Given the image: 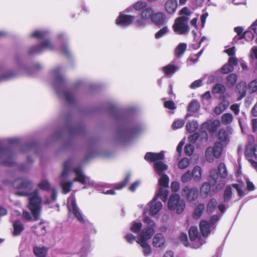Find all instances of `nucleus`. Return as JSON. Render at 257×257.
Wrapping results in <instances>:
<instances>
[{
  "label": "nucleus",
  "instance_id": "nucleus-1",
  "mask_svg": "<svg viewBox=\"0 0 257 257\" xmlns=\"http://www.w3.org/2000/svg\"><path fill=\"white\" fill-rule=\"evenodd\" d=\"M14 188L19 189L17 194L20 196H29V207L32 215L29 212L24 211L23 213L24 218L27 220H37L39 219L41 211L42 199L39 195V190L32 191L33 184L31 181L26 178L16 180L13 184Z\"/></svg>",
  "mask_w": 257,
  "mask_h": 257
},
{
  "label": "nucleus",
  "instance_id": "nucleus-2",
  "mask_svg": "<svg viewBox=\"0 0 257 257\" xmlns=\"http://www.w3.org/2000/svg\"><path fill=\"white\" fill-rule=\"evenodd\" d=\"M164 158V154L163 152L158 153L152 152L147 153L145 159L149 162H155L154 168L155 172L160 176L159 179L160 188L156 194V197H160L163 201H166L168 196L167 188L169 187V178L166 175L163 174V171L168 169V166L161 162Z\"/></svg>",
  "mask_w": 257,
  "mask_h": 257
},
{
  "label": "nucleus",
  "instance_id": "nucleus-3",
  "mask_svg": "<svg viewBox=\"0 0 257 257\" xmlns=\"http://www.w3.org/2000/svg\"><path fill=\"white\" fill-rule=\"evenodd\" d=\"M144 221L147 223L146 228L142 230L141 233L138 235L136 241L142 247L144 255L147 256L152 253L151 247L148 244V240L151 238L154 233V228L156 225L154 222L149 217H145Z\"/></svg>",
  "mask_w": 257,
  "mask_h": 257
},
{
  "label": "nucleus",
  "instance_id": "nucleus-4",
  "mask_svg": "<svg viewBox=\"0 0 257 257\" xmlns=\"http://www.w3.org/2000/svg\"><path fill=\"white\" fill-rule=\"evenodd\" d=\"M191 12L187 7L183 8L180 11V17L177 18L173 26L174 32L179 35H185L189 32L188 25L189 17Z\"/></svg>",
  "mask_w": 257,
  "mask_h": 257
},
{
  "label": "nucleus",
  "instance_id": "nucleus-5",
  "mask_svg": "<svg viewBox=\"0 0 257 257\" xmlns=\"http://www.w3.org/2000/svg\"><path fill=\"white\" fill-rule=\"evenodd\" d=\"M32 37H36L38 39H42L45 40L41 44L34 47L30 50V54L39 53L43 52L44 50L48 49H52L53 48V44L51 41L48 40V33L45 31H36L31 34Z\"/></svg>",
  "mask_w": 257,
  "mask_h": 257
},
{
  "label": "nucleus",
  "instance_id": "nucleus-6",
  "mask_svg": "<svg viewBox=\"0 0 257 257\" xmlns=\"http://www.w3.org/2000/svg\"><path fill=\"white\" fill-rule=\"evenodd\" d=\"M225 146L221 142H216L213 147H208L205 153L206 161L209 163L213 162L214 158H219Z\"/></svg>",
  "mask_w": 257,
  "mask_h": 257
},
{
  "label": "nucleus",
  "instance_id": "nucleus-7",
  "mask_svg": "<svg viewBox=\"0 0 257 257\" xmlns=\"http://www.w3.org/2000/svg\"><path fill=\"white\" fill-rule=\"evenodd\" d=\"M202 169L199 166H195L192 171L188 170L183 174L181 177V180L183 183H187L192 179L199 182L202 179Z\"/></svg>",
  "mask_w": 257,
  "mask_h": 257
},
{
  "label": "nucleus",
  "instance_id": "nucleus-8",
  "mask_svg": "<svg viewBox=\"0 0 257 257\" xmlns=\"http://www.w3.org/2000/svg\"><path fill=\"white\" fill-rule=\"evenodd\" d=\"M185 206L184 201L180 199L179 195L175 194L170 197L168 202V207L170 210L180 214L184 210Z\"/></svg>",
  "mask_w": 257,
  "mask_h": 257
},
{
  "label": "nucleus",
  "instance_id": "nucleus-9",
  "mask_svg": "<svg viewBox=\"0 0 257 257\" xmlns=\"http://www.w3.org/2000/svg\"><path fill=\"white\" fill-rule=\"evenodd\" d=\"M67 207L69 212L73 213L79 222H84L83 216L76 205L74 195H71L68 199Z\"/></svg>",
  "mask_w": 257,
  "mask_h": 257
},
{
  "label": "nucleus",
  "instance_id": "nucleus-10",
  "mask_svg": "<svg viewBox=\"0 0 257 257\" xmlns=\"http://www.w3.org/2000/svg\"><path fill=\"white\" fill-rule=\"evenodd\" d=\"M153 14L154 11L152 8H150L145 9L141 13V18L134 21V25L137 27H144L146 25L148 21L150 19L152 20Z\"/></svg>",
  "mask_w": 257,
  "mask_h": 257
},
{
  "label": "nucleus",
  "instance_id": "nucleus-11",
  "mask_svg": "<svg viewBox=\"0 0 257 257\" xmlns=\"http://www.w3.org/2000/svg\"><path fill=\"white\" fill-rule=\"evenodd\" d=\"M189 237L192 242L191 246L195 248H198L200 245L205 242L204 239H202L198 235V229L195 227L190 228L189 231Z\"/></svg>",
  "mask_w": 257,
  "mask_h": 257
},
{
  "label": "nucleus",
  "instance_id": "nucleus-12",
  "mask_svg": "<svg viewBox=\"0 0 257 257\" xmlns=\"http://www.w3.org/2000/svg\"><path fill=\"white\" fill-rule=\"evenodd\" d=\"M73 172L75 174L74 181L78 182L83 185H93V181L88 177L85 175L81 167L78 166L74 168Z\"/></svg>",
  "mask_w": 257,
  "mask_h": 257
},
{
  "label": "nucleus",
  "instance_id": "nucleus-13",
  "mask_svg": "<svg viewBox=\"0 0 257 257\" xmlns=\"http://www.w3.org/2000/svg\"><path fill=\"white\" fill-rule=\"evenodd\" d=\"M217 215H213L211 217L210 221L206 220L202 221L200 223V229L202 235L204 237H207L210 232V228L218 220Z\"/></svg>",
  "mask_w": 257,
  "mask_h": 257
},
{
  "label": "nucleus",
  "instance_id": "nucleus-14",
  "mask_svg": "<svg viewBox=\"0 0 257 257\" xmlns=\"http://www.w3.org/2000/svg\"><path fill=\"white\" fill-rule=\"evenodd\" d=\"M182 196L189 202L195 201L198 196V190L197 188H190L185 186L182 190Z\"/></svg>",
  "mask_w": 257,
  "mask_h": 257
},
{
  "label": "nucleus",
  "instance_id": "nucleus-15",
  "mask_svg": "<svg viewBox=\"0 0 257 257\" xmlns=\"http://www.w3.org/2000/svg\"><path fill=\"white\" fill-rule=\"evenodd\" d=\"M233 133V129L227 127L226 129L221 128L217 133V139L223 145L226 146L229 142L230 136Z\"/></svg>",
  "mask_w": 257,
  "mask_h": 257
},
{
  "label": "nucleus",
  "instance_id": "nucleus-16",
  "mask_svg": "<svg viewBox=\"0 0 257 257\" xmlns=\"http://www.w3.org/2000/svg\"><path fill=\"white\" fill-rule=\"evenodd\" d=\"M64 69L61 66H58L51 70V74L54 79L55 85L61 84L64 81L63 76Z\"/></svg>",
  "mask_w": 257,
  "mask_h": 257
},
{
  "label": "nucleus",
  "instance_id": "nucleus-17",
  "mask_svg": "<svg viewBox=\"0 0 257 257\" xmlns=\"http://www.w3.org/2000/svg\"><path fill=\"white\" fill-rule=\"evenodd\" d=\"M135 17L131 15L120 14L115 20V24L121 27H127L134 21Z\"/></svg>",
  "mask_w": 257,
  "mask_h": 257
},
{
  "label": "nucleus",
  "instance_id": "nucleus-18",
  "mask_svg": "<svg viewBox=\"0 0 257 257\" xmlns=\"http://www.w3.org/2000/svg\"><path fill=\"white\" fill-rule=\"evenodd\" d=\"M0 159L4 160L3 163L6 165L11 166L14 163L12 154L8 149L0 148Z\"/></svg>",
  "mask_w": 257,
  "mask_h": 257
},
{
  "label": "nucleus",
  "instance_id": "nucleus-19",
  "mask_svg": "<svg viewBox=\"0 0 257 257\" xmlns=\"http://www.w3.org/2000/svg\"><path fill=\"white\" fill-rule=\"evenodd\" d=\"M159 197H154L153 200L150 202V214L152 215L156 214L162 208L163 205L161 202H156V200Z\"/></svg>",
  "mask_w": 257,
  "mask_h": 257
},
{
  "label": "nucleus",
  "instance_id": "nucleus-20",
  "mask_svg": "<svg viewBox=\"0 0 257 257\" xmlns=\"http://www.w3.org/2000/svg\"><path fill=\"white\" fill-rule=\"evenodd\" d=\"M73 164V161L71 159L68 160L64 163L63 169L61 175V177L65 178L68 176L71 170Z\"/></svg>",
  "mask_w": 257,
  "mask_h": 257
},
{
  "label": "nucleus",
  "instance_id": "nucleus-21",
  "mask_svg": "<svg viewBox=\"0 0 257 257\" xmlns=\"http://www.w3.org/2000/svg\"><path fill=\"white\" fill-rule=\"evenodd\" d=\"M177 8V2L176 0H168L165 4L166 12L170 14H174Z\"/></svg>",
  "mask_w": 257,
  "mask_h": 257
},
{
  "label": "nucleus",
  "instance_id": "nucleus-22",
  "mask_svg": "<svg viewBox=\"0 0 257 257\" xmlns=\"http://www.w3.org/2000/svg\"><path fill=\"white\" fill-rule=\"evenodd\" d=\"M165 242V239L163 235L161 233L156 234L153 238V243L156 247L162 246Z\"/></svg>",
  "mask_w": 257,
  "mask_h": 257
},
{
  "label": "nucleus",
  "instance_id": "nucleus-23",
  "mask_svg": "<svg viewBox=\"0 0 257 257\" xmlns=\"http://www.w3.org/2000/svg\"><path fill=\"white\" fill-rule=\"evenodd\" d=\"M229 105V103L228 101L223 100L214 108V113L217 115L221 114L223 111H224L226 109V108H227Z\"/></svg>",
  "mask_w": 257,
  "mask_h": 257
},
{
  "label": "nucleus",
  "instance_id": "nucleus-24",
  "mask_svg": "<svg viewBox=\"0 0 257 257\" xmlns=\"http://www.w3.org/2000/svg\"><path fill=\"white\" fill-rule=\"evenodd\" d=\"M48 248L45 246H36L34 247L33 252L37 257H45Z\"/></svg>",
  "mask_w": 257,
  "mask_h": 257
},
{
  "label": "nucleus",
  "instance_id": "nucleus-25",
  "mask_svg": "<svg viewBox=\"0 0 257 257\" xmlns=\"http://www.w3.org/2000/svg\"><path fill=\"white\" fill-rule=\"evenodd\" d=\"M165 19V15L163 13H158L155 14H153L152 21L158 25H162L164 24Z\"/></svg>",
  "mask_w": 257,
  "mask_h": 257
},
{
  "label": "nucleus",
  "instance_id": "nucleus-26",
  "mask_svg": "<svg viewBox=\"0 0 257 257\" xmlns=\"http://www.w3.org/2000/svg\"><path fill=\"white\" fill-rule=\"evenodd\" d=\"M33 231L38 235H44L47 232L46 227L43 223H39L33 227Z\"/></svg>",
  "mask_w": 257,
  "mask_h": 257
},
{
  "label": "nucleus",
  "instance_id": "nucleus-27",
  "mask_svg": "<svg viewBox=\"0 0 257 257\" xmlns=\"http://www.w3.org/2000/svg\"><path fill=\"white\" fill-rule=\"evenodd\" d=\"M204 210V205L202 203L198 204L195 208L193 216L195 219H199L202 215Z\"/></svg>",
  "mask_w": 257,
  "mask_h": 257
},
{
  "label": "nucleus",
  "instance_id": "nucleus-28",
  "mask_svg": "<svg viewBox=\"0 0 257 257\" xmlns=\"http://www.w3.org/2000/svg\"><path fill=\"white\" fill-rule=\"evenodd\" d=\"M14 235H18L24 229V225L20 221H16L13 223Z\"/></svg>",
  "mask_w": 257,
  "mask_h": 257
},
{
  "label": "nucleus",
  "instance_id": "nucleus-29",
  "mask_svg": "<svg viewBox=\"0 0 257 257\" xmlns=\"http://www.w3.org/2000/svg\"><path fill=\"white\" fill-rule=\"evenodd\" d=\"M60 185L63 193L66 194L70 191V189L72 186V183L70 181L63 180L60 182Z\"/></svg>",
  "mask_w": 257,
  "mask_h": 257
},
{
  "label": "nucleus",
  "instance_id": "nucleus-30",
  "mask_svg": "<svg viewBox=\"0 0 257 257\" xmlns=\"http://www.w3.org/2000/svg\"><path fill=\"white\" fill-rule=\"evenodd\" d=\"M2 73V70L0 67V81L9 80L16 76V74L13 71H9L3 74Z\"/></svg>",
  "mask_w": 257,
  "mask_h": 257
},
{
  "label": "nucleus",
  "instance_id": "nucleus-31",
  "mask_svg": "<svg viewBox=\"0 0 257 257\" xmlns=\"http://www.w3.org/2000/svg\"><path fill=\"white\" fill-rule=\"evenodd\" d=\"M210 192V185L207 182H204L200 188V193L202 197H206Z\"/></svg>",
  "mask_w": 257,
  "mask_h": 257
},
{
  "label": "nucleus",
  "instance_id": "nucleus-32",
  "mask_svg": "<svg viewBox=\"0 0 257 257\" xmlns=\"http://www.w3.org/2000/svg\"><path fill=\"white\" fill-rule=\"evenodd\" d=\"M233 119V116L231 113H225L222 115L221 121L222 124L228 125L232 122Z\"/></svg>",
  "mask_w": 257,
  "mask_h": 257
},
{
  "label": "nucleus",
  "instance_id": "nucleus-33",
  "mask_svg": "<svg viewBox=\"0 0 257 257\" xmlns=\"http://www.w3.org/2000/svg\"><path fill=\"white\" fill-rule=\"evenodd\" d=\"M187 48L186 43L179 44L175 49V55L177 56H180L183 55Z\"/></svg>",
  "mask_w": 257,
  "mask_h": 257
},
{
  "label": "nucleus",
  "instance_id": "nucleus-34",
  "mask_svg": "<svg viewBox=\"0 0 257 257\" xmlns=\"http://www.w3.org/2000/svg\"><path fill=\"white\" fill-rule=\"evenodd\" d=\"M198 127V124L196 120H192L187 123L186 130L189 132H195Z\"/></svg>",
  "mask_w": 257,
  "mask_h": 257
},
{
  "label": "nucleus",
  "instance_id": "nucleus-35",
  "mask_svg": "<svg viewBox=\"0 0 257 257\" xmlns=\"http://www.w3.org/2000/svg\"><path fill=\"white\" fill-rule=\"evenodd\" d=\"M237 76L234 73L229 75L226 78V85L228 86H233L236 82Z\"/></svg>",
  "mask_w": 257,
  "mask_h": 257
},
{
  "label": "nucleus",
  "instance_id": "nucleus-36",
  "mask_svg": "<svg viewBox=\"0 0 257 257\" xmlns=\"http://www.w3.org/2000/svg\"><path fill=\"white\" fill-rule=\"evenodd\" d=\"M232 189L230 186L226 187L223 194V200L224 202H228L232 196Z\"/></svg>",
  "mask_w": 257,
  "mask_h": 257
},
{
  "label": "nucleus",
  "instance_id": "nucleus-37",
  "mask_svg": "<svg viewBox=\"0 0 257 257\" xmlns=\"http://www.w3.org/2000/svg\"><path fill=\"white\" fill-rule=\"evenodd\" d=\"M177 70V67L173 65H168L163 68V70L166 75H172Z\"/></svg>",
  "mask_w": 257,
  "mask_h": 257
},
{
  "label": "nucleus",
  "instance_id": "nucleus-38",
  "mask_svg": "<svg viewBox=\"0 0 257 257\" xmlns=\"http://www.w3.org/2000/svg\"><path fill=\"white\" fill-rule=\"evenodd\" d=\"M62 95L67 102L72 103L74 102V92L72 91H65L63 93Z\"/></svg>",
  "mask_w": 257,
  "mask_h": 257
},
{
  "label": "nucleus",
  "instance_id": "nucleus-39",
  "mask_svg": "<svg viewBox=\"0 0 257 257\" xmlns=\"http://www.w3.org/2000/svg\"><path fill=\"white\" fill-rule=\"evenodd\" d=\"M234 31L237 33L238 36L239 37V39H242L244 38L245 34H250L251 35V39L254 38V34H252L250 32H245L242 33L243 29L241 27H236L234 28Z\"/></svg>",
  "mask_w": 257,
  "mask_h": 257
},
{
  "label": "nucleus",
  "instance_id": "nucleus-40",
  "mask_svg": "<svg viewBox=\"0 0 257 257\" xmlns=\"http://www.w3.org/2000/svg\"><path fill=\"white\" fill-rule=\"evenodd\" d=\"M219 174L222 178H225L227 176V171L224 164L220 163L218 166Z\"/></svg>",
  "mask_w": 257,
  "mask_h": 257
},
{
  "label": "nucleus",
  "instance_id": "nucleus-41",
  "mask_svg": "<svg viewBox=\"0 0 257 257\" xmlns=\"http://www.w3.org/2000/svg\"><path fill=\"white\" fill-rule=\"evenodd\" d=\"M199 103L197 101H193L188 106V110L190 112H195L199 109Z\"/></svg>",
  "mask_w": 257,
  "mask_h": 257
},
{
  "label": "nucleus",
  "instance_id": "nucleus-42",
  "mask_svg": "<svg viewBox=\"0 0 257 257\" xmlns=\"http://www.w3.org/2000/svg\"><path fill=\"white\" fill-rule=\"evenodd\" d=\"M190 165V160L187 158L182 159L178 163V167L181 169L187 168Z\"/></svg>",
  "mask_w": 257,
  "mask_h": 257
},
{
  "label": "nucleus",
  "instance_id": "nucleus-43",
  "mask_svg": "<svg viewBox=\"0 0 257 257\" xmlns=\"http://www.w3.org/2000/svg\"><path fill=\"white\" fill-rule=\"evenodd\" d=\"M217 205V201L214 199H211L207 206V211L209 213H212Z\"/></svg>",
  "mask_w": 257,
  "mask_h": 257
},
{
  "label": "nucleus",
  "instance_id": "nucleus-44",
  "mask_svg": "<svg viewBox=\"0 0 257 257\" xmlns=\"http://www.w3.org/2000/svg\"><path fill=\"white\" fill-rule=\"evenodd\" d=\"M185 124V120L181 119L175 120L172 125V127L173 130H177L182 127Z\"/></svg>",
  "mask_w": 257,
  "mask_h": 257
},
{
  "label": "nucleus",
  "instance_id": "nucleus-45",
  "mask_svg": "<svg viewBox=\"0 0 257 257\" xmlns=\"http://www.w3.org/2000/svg\"><path fill=\"white\" fill-rule=\"evenodd\" d=\"M142 227V223L133 222L131 227V230L132 232L137 233L140 232Z\"/></svg>",
  "mask_w": 257,
  "mask_h": 257
},
{
  "label": "nucleus",
  "instance_id": "nucleus-46",
  "mask_svg": "<svg viewBox=\"0 0 257 257\" xmlns=\"http://www.w3.org/2000/svg\"><path fill=\"white\" fill-rule=\"evenodd\" d=\"M169 31V29L167 27L165 26L162 29L160 30L155 34V38L159 39L167 34Z\"/></svg>",
  "mask_w": 257,
  "mask_h": 257
},
{
  "label": "nucleus",
  "instance_id": "nucleus-47",
  "mask_svg": "<svg viewBox=\"0 0 257 257\" xmlns=\"http://www.w3.org/2000/svg\"><path fill=\"white\" fill-rule=\"evenodd\" d=\"M225 90V87L221 84L215 85L212 88V92L214 93H223Z\"/></svg>",
  "mask_w": 257,
  "mask_h": 257
},
{
  "label": "nucleus",
  "instance_id": "nucleus-48",
  "mask_svg": "<svg viewBox=\"0 0 257 257\" xmlns=\"http://www.w3.org/2000/svg\"><path fill=\"white\" fill-rule=\"evenodd\" d=\"M248 89L250 92L257 91V79L251 81L248 85Z\"/></svg>",
  "mask_w": 257,
  "mask_h": 257
},
{
  "label": "nucleus",
  "instance_id": "nucleus-49",
  "mask_svg": "<svg viewBox=\"0 0 257 257\" xmlns=\"http://www.w3.org/2000/svg\"><path fill=\"white\" fill-rule=\"evenodd\" d=\"M38 186L40 189L44 190H48L50 188V185L47 180L42 181L38 184Z\"/></svg>",
  "mask_w": 257,
  "mask_h": 257
},
{
  "label": "nucleus",
  "instance_id": "nucleus-50",
  "mask_svg": "<svg viewBox=\"0 0 257 257\" xmlns=\"http://www.w3.org/2000/svg\"><path fill=\"white\" fill-rule=\"evenodd\" d=\"M221 122L220 120L218 119H215L213 120L210 126L209 130L210 131L213 133L216 131V129L220 125Z\"/></svg>",
  "mask_w": 257,
  "mask_h": 257
},
{
  "label": "nucleus",
  "instance_id": "nucleus-51",
  "mask_svg": "<svg viewBox=\"0 0 257 257\" xmlns=\"http://www.w3.org/2000/svg\"><path fill=\"white\" fill-rule=\"evenodd\" d=\"M147 7V3L145 2L139 1L134 5V8L137 11L143 10Z\"/></svg>",
  "mask_w": 257,
  "mask_h": 257
},
{
  "label": "nucleus",
  "instance_id": "nucleus-52",
  "mask_svg": "<svg viewBox=\"0 0 257 257\" xmlns=\"http://www.w3.org/2000/svg\"><path fill=\"white\" fill-rule=\"evenodd\" d=\"M233 70V67L228 63L225 64L221 69V72L223 74L228 73Z\"/></svg>",
  "mask_w": 257,
  "mask_h": 257
},
{
  "label": "nucleus",
  "instance_id": "nucleus-53",
  "mask_svg": "<svg viewBox=\"0 0 257 257\" xmlns=\"http://www.w3.org/2000/svg\"><path fill=\"white\" fill-rule=\"evenodd\" d=\"M194 148L192 145L187 144L185 147V153L186 155L190 156L194 152Z\"/></svg>",
  "mask_w": 257,
  "mask_h": 257
},
{
  "label": "nucleus",
  "instance_id": "nucleus-54",
  "mask_svg": "<svg viewBox=\"0 0 257 257\" xmlns=\"http://www.w3.org/2000/svg\"><path fill=\"white\" fill-rule=\"evenodd\" d=\"M83 247H82V252L86 251L90 246V242L87 238H84L83 240Z\"/></svg>",
  "mask_w": 257,
  "mask_h": 257
},
{
  "label": "nucleus",
  "instance_id": "nucleus-55",
  "mask_svg": "<svg viewBox=\"0 0 257 257\" xmlns=\"http://www.w3.org/2000/svg\"><path fill=\"white\" fill-rule=\"evenodd\" d=\"M130 177L131 176L130 175H127L124 180L122 182H121L119 185H117L114 189H120L122 188L128 182Z\"/></svg>",
  "mask_w": 257,
  "mask_h": 257
},
{
  "label": "nucleus",
  "instance_id": "nucleus-56",
  "mask_svg": "<svg viewBox=\"0 0 257 257\" xmlns=\"http://www.w3.org/2000/svg\"><path fill=\"white\" fill-rule=\"evenodd\" d=\"M237 89H239V87H242V89L241 90H238V92L239 93L241 94V95L242 96H244L246 94L245 89H246V86L245 83L244 82H240L237 84Z\"/></svg>",
  "mask_w": 257,
  "mask_h": 257
},
{
  "label": "nucleus",
  "instance_id": "nucleus-57",
  "mask_svg": "<svg viewBox=\"0 0 257 257\" xmlns=\"http://www.w3.org/2000/svg\"><path fill=\"white\" fill-rule=\"evenodd\" d=\"M218 177L217 171L214 169H212L210 172V178L213 181H216Z\"/></svg>",
  "mask_w": 257,
  "mask_h": 257
},
{
  "label": "nucleus",
  "instance_id": "nucleus-58",
  "mask_svg": "<svg viewBox=\"0 0 257 257\" xmlns=\"http://www.w3.org/2000/svg\"><path fill=\"white\" fill-rule=\"evenodd\" d=\"M202 81L201 79L195 80L191 84L190 87L192 89H196L202 85Z\"/></svg>",
  "mask_w": 257,
  "mask_h": 257
},
{
  "label": "nucleus",
  "instance_id": "nucleus-59",
  "mask_svg": "<svg viewBox=\"0 0 257 257\" xmlns=\"http://www.w3.org/2000/svg\"><path fill=\"white\" fill-rule=\"evenodd\" d=\"M250 58L257 59V46H253L250 49Z\"/></svg>",
  "mask_w": 257,
  "mask_h": 257
},
{
  "label": "nucleus",
  "instance_id": "nucleus-60",
  "mask_svg": "<svg viewBox=\"0 0 257 257\" xmlns=\"http://www.w3.org/2000/svg\"><path fill=\"white\" fill-rule=\"evenodd\" d=\"M164 106L170 109H174L176 108L175 104L172 101H165L164 102Z\"/></svg>",
  "mask_w": 257,
  "mask_h": 257
},
{
  "label": "nucleus",
  "instance_id": "nucleus-61",
  "mask_svg": "<svg viewBox=\"0 0 257 257\" xmlns=\"http://www.w3.org/2000/svg\"><path fill=\"white\" fill-rule=\"evenodd\" d=\"M229 65H230L233 67V69H234V66L237 65V59L236 57L232 56L229 58L228 63Z\"/></svg>",
  "mask_w": 257,
  "mask_h": 257
},
{
  "label": "nucleus",
  "instance_id": "nucleus-62",
  "mask_svg": "<svg viewBox=\"0 0 257 257\" xmlns=\"http://www.w3.org/2000/svg\"><path fill=\"white\" fill-rule=\"evenodd\" d=\"M180 240L184 245L188 246L189 244L187 236L186 234L181 233L180 235Z\"/></svg>",
  "mask_w": 257,
  "mask_h": 257
},
{
  "label": "nucleus",
  "instance_id": "nucleus-63",
  "mask_svg": "<svg viewBox=\"0 0 257 257\" xmlns=\"http://www.w3.org/2000/svg\"><path fill=\"white\" fill-rule=\"evenodd\" d=\"M180 187V185L178 182L176 181L173 182L171 184V188L173 192H177Z\"/></svg>",
  "mask_w": 257,
  "mask_h": 257
},
{
  "label": "nucleus",
  "instance_id": "nucleus-64",
  "mask_svg": "<svg viewBox=\"0 0 257 257\" xmlns=\"http://www.w3.org/2000/svg\"><path fill=\"white\" fill-rule=\"evenodd\" d=\"M230 109L235 115H237L239 112V106L237 104H233L230 106Z\"/></svg>",
  "mask_w": 257,
  "mask_h": 257
}]
</instances>
